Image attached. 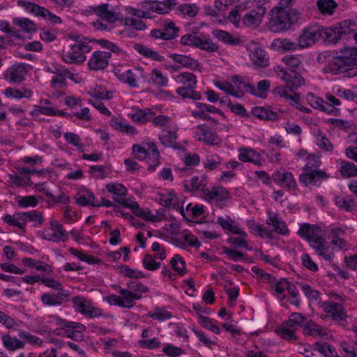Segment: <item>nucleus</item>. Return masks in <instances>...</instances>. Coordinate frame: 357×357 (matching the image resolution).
<instances>
[{
  "label": "nucleus",
  "instance_id": "nucleus-59",
  "mask_svg": "<svg viewBox=\"0 0 357 357\" xmlns=\"http://www.w3.org/2000/svg\"><path fill=\"white\" fill-rule=\"evenodd\" d=\"M331 234L333 235L331 244L338 247L340 250H343L347 246V243L340 236L344 234V231L341 229L337 228L332 229Z\"/></svg>",
  "mask_w": 357,
  "mask_h": 357
},
{
  "label": "nucleus",
  "instance_id": "nucleus-64",
  "mask_svg": "<svg viewBox=\"0 0 357 357\" xmlns=\"http://www.w3.org/2000/svg\"><path fill=\"white\" fill-rule=\"evenodd\" d=\"M27 221L33 222V226L37 227L44 222L42 212L38 210L25 212Z\"/></svg>",
  "mask_w": 357,
  "mask_h": 357
},
{
  "label": "nucleus",
  "instance_id": "nucleus-14",
  "mask_svg": "<svg viewBox=\"0 0 357 357\" xmlns=\"http://www.w3.org/2000/svg\"><path fill=\"white\" fill-rule=\"evenodd\" d=\"M249 51V56L253 64L259 68H265L268 66V57L266 51L257 46L249 47L247 49Z\"/></svg>",
  "mask_w": 357,
  "mask_h": 357
},
{
  "label": "nucleus",
  "instance_id": "nucleus-20",
  "mask_svg": "<svg viewBox=\"0 0 357 357\" xmlns=\"http://www.w3.org/2000/svg\"><path fill=\"white\" fill-rule=\"evenodd\" d=\"M169 57L176 63L180 64L182 67L190 69L192 70H200V64L196 60L188 56L178 54H171Z\"/></svg>",
  "mask_w": 357,
  "mask_h": 357
},
{
  "label": "nucleus",
  "instance_id": "nucleus-3",
  "mask_svg": "<svg viewBox=\"0 0 357 357\" xmlns=\"http://www.w3.org/2000/svg\"><path fill=\"white\" fill-rule=\"evenodd\" d=\"M268 28L273 32L288 30L293 24L298 22L300 13L298 10L271 9L269 12Z\"/></svg>",
  "mask_w": 357,
  "mask_h": 357
},
{
  "label": "nucleus",
  "instance_id": "nucleus-42",
  "mask_svg": "<svg viewBox=\"0 0 357 357\" xmlns=\"http://www.w3.org/2000/svg\"><path fill=\"white\" fill-rule=\"evenodd\" d=\"M160 142L166 147L176 148V134L171 130H162L160 135Z\"/></svg>",
  "mask_w": 357,
  "mask_h": 357
},
{
  "label": "nucleus",
  "instance_id": "nucleus-38",
  "mask_svg": "<svg viewBox=\"0 0 357 357\" xmlns=\"http://www.w3.org/2000/svg\"><path fill=\"white\" fill-rule=\"evenodd\" d=\"M282 61L287 66L286 68L290 70L299 71L303 70V62L300 56L297 55H286L282 58Z\"/></svg>",
  "mask_w": 357,
  "mask_h": 357
},
{
  "label": "nucleus",
  "instance_id": "nucleus-12",
  "mask_svg": "<svg viewBox=\"0 0 357 357\" xmlns=\"http://www.w3.org/2000/svg\"><path fill=\"white\" fill-rule=\"evenodd\" d=\"M27 74L25 65L20 63L19 65H13L8 68L4 77L6 81L16 84L22 82Z\"/></svg>",
  "mask_w": 357,
  "mask_h": 357
},
{
  "label": "nucleus",
  "instance_id": "nucleus-57",
  "mask_svg": "<svg viewBox=\"0 0 357 357\" xmlns=\"http://www.w3.org/2000/svg\"><path fill=\"white\" fill-rule=\"evenodd\" d=\"M64 138L68 144L75 146L77 149L81 152L84 150V146L82 143V139L79 136L74 132H67L64 135Z\"/></svg>",
  "mask_w": 357,
  "mask_h": 357
},
{
  "label": "nucleus",
  "instance_id": "nucleus-24",
  "mask_svg": "<svg viewBox=\"0 0 357 357\" xmlns=\"http://www.w3.org/2000/svg\"><path fill=\"white\" fill-rule=\"evenodd\" d=\"M75 199L76 203L81 206H95L96 199L94 194L87 189H82L79 190L75 196Z\"/></svg>",
  "mask_w": 357,
  "mask_h": 357
},
{
  "label": "nucleus",
  "instance_id": "nucleus-63",
  "mask_svg": "<svg viewBox=\"0 0 357 357\" xmlns=\"http://www.w3.org/2000/svg\"><path fill=\"white\" fill-rule=\"evenodd\" d=\"M340 172L346 177L357 176V166L351 162H342L341 163Z\"/></svg>",
  "mask_w": 357,
  "mask_h": 357
},
{
  "label": "nucleus",
  "instance_id": "nucleus-2",
  "mask_svg": "<svg viewBox=\"0 0 357 357\" xmlns=\"http://www.w3.org/2000/svg\"><path fill=\"white\" fill-rule=\"evenodd\" d=\"M321 165L319 157L314 155H309L305 167L306 172H303L299 176V181L305 187L319 186L323 181L328 177L325 171L319 170Z\"/></svg>",
  "mask_w": 357,
  "mask_h": 357
},
{
  "label": "nucleus",
  "instance_id": "nucleus-28",
  "mask_svg": "<svg viewBox=\"0 0 357 357\" xmlns=\"http://www.w3.org/2000/svg\"><path fill=\"white\" fill-rule=\"evenodd\" d=\"M3 94L6 98L14 99L29 98L33 95V91L24 87L20 89L15 87H8Z\"/></svg>",
  "mask_w": 357,
  "mask_h": 357
},
{
  "label": "nucleus",
  "instance_id": "nucleus-32",
  "mask_svg": "<svg viewBox=\"0 0 357 357\" xmlns=\"http://www.w3.org/2000/svg\"><path fill=\"white\" fill-rule=\"evenodd\" d=\"M266 224L272 225L274 231L280 234L285 235L289 233V229L284 221L276 215L271 214L266 220Z\"/></svg>",
  "mask_w": 357,
  "mask_h": 357
},
{
  "label": "nucleus",
  "instance_id": "nucleus-8",
  "mask_svg": "<svg viewBox=\"0 0 357 357\" xmlns=\"http://www.w3.org/2000/svg\"><path fill=\"white\" fill-rule=\"evenodd\" d=\"M117 77L121 82L128 84L132 88H138L137 82L144 84H149V77L142 67H135L129 69L126 72L117 75Z\"/></svg>",
  "mask_w": 357,
  "mask_h": 357
},
{
  "label": "nucleus",
  "instance_id": "nucleus-61",
  "mask_svg": "<svg viewBox=\"0 0 357 357\" xmlns=\"http://www.w3.org/2000/svg\"><path fill=\"white\" fill-rule=\"evenodd\" d=\"M222 163V159L217 155H208L205 160H203V165L205 168L209 170H215L218 169Z\"/></svg>",
  "mask_w": 357,
  "mask_h": 357
},
{
  "label": "nucleus",
  "instance_id": "nucleus-44",
  "mask_svg": "<svg viewBox=\"0 0 357 357\" xmlns=\"http://www.w3.org/2000/svg\"><path fill=\"white\" fill-rule=\"evenodd\" d=\"M196 86H188L187 87H178L176 89V93L183 98H190L192 100H200L202 95L200 93L195 91Z\"/></svg>",
  "mask_w": 357,
  "mask_h": 357
},
{
  "label": "nucleus",
  "instance_id": "nucleus-5",
  "mask_svg": "<svg viewBox=\"0 0 357 357\" xmlns=\"http://www.w3.org/2000/svg\"><path fill=\"white\" fill-rule=\"evenodd\" d=\"M132 153L139 160H146L148 169L151 172H153L160 163L159 151L153 142L135 144L132 146Z\"/></svg>",
  "mask_w": 357,
  "mask_h": 357
},
{
  "label": "nucleus",
  "instance_id": "nucleus-23",
  "mask_svg": "<svg viewBox=\"0 0 357 357\" xmlns=\"http://www.w3.org/2000/svg\"><path fill=\"white\" fill-rule=\"evenodd\" d=\"M260 155L254 149L250 148H243L241 149L238 154V159L244 162H252L257 166L262 165Z\"/></svg>",
  "mask_w": 357,
  "mask_h": 357
},
{
  "label": "nucleus",
  "instance_id": "nucleus-1",
  "mask_svg": "<svg viewBox=\"0 0 357 357\" xmlns=\"http://www.w3.org/2000/svg\"><path fill=\"white\" fill-rule=\"evenodd\" d=\"M340 53H332L325 56L327 58V64L323 71L333 75L348 73L351 77L349 71L353 66L357 65V47H345L340 50Z\"/></svg>",
  "mask_w": 357,
  "mask_h": 357
},
{
  "label": "nucleus",
  "instance_id": "nucleus-6",
  "mask_svg": "<svg viewBox=\"0 0 357 357\" xmlns=\"http://www.w3.org/2000/svg\"><path fill=\"white\" fill-rule=\"evenodd\" d=\"M274 71L278 77L285 82V85L290 89L291 93L305 84V79L299 71L290 70L289 68L280 66L275 67Z\"/></svg>",
  "mask_w": 357,
  "mask_h": 357
},
{
  "label": "nucleus",
  "instance_id": "nucleus-11",
  "mask_svg": "<svg viewBox=\"0 0 357 357\" xmlns=\"http://www.w3.org/2000/svg\"><path fill=\"white\" fill-rule=\"evenodd\" d=\"M111 56V52L95 51L88 61V67L90 70L95 71L103 70L108 66Z\"/></svg>",
  "mask_w": 357,
  "mask_h": 357
},
{
  "label": "nucleus",
  "instance_id": "nucleus-35",
  "mask_svg": "<svg viewBox=\"0 0 357 357\" xmlns=\"http://www.w3.org/2000/svg\"><path fill=\"white\" fill-rule=\"evenodd\" d=\"M190 186L187 183L184 184V187L188 190H201L203 192V195L204 194V190H206V188L207 185V176L205 175H202L200 176H195L190 179Z\"/></svg>",
  "mask_w": 357,
  "mask_h": 357
},
{
  "label": "nucleus",
  "instance_id": "nucleus-30",
  "mask_svg": "<svg viewBox=\"0 0 357 357\" xmlns=\"http://www.w3.org/2000/svg\"><path fill=\"white\" fill-rule=\"evenodd\" d=\"M231 80L236 88H234V92H240V93L242 94V97L244 96L245 92L251 94V91L253 90V86L249 82H247L245 77L235 75L231 77Z\"/></svg>",
  "mask_w": 357,
  "mask_h": 357
},
{
  "label": "nucleus",
  "instance_id": "nucleus-53",
  "mask_svg": "<svg viewBox=\"0 0 357 357\" xmlns=\"http://www.w3.org/2000/svg\"><path fill=\"white\" fill-rule=\"evenodd\" d=\"M317 6L321 13L331 15L337 7V3L334 0H318Z\"/></svg>",
  "mask_w": 357,
  "mask_h": 357
},
{
  "label": "nucleus",
  "instance_id": "nucleus-22",
  "mask_svg": "<svg viewBox=\"0 0 357 357\" xmlns=\"http://www.w3.org/2000/svg\"><path fill=\"white\" fill-rule=\"evenodd\" d=\"M195 47L208 52H213L218 50L219 46L213 42L209 36L199 33L197 36Z\"/></svg>",
  "mask_w": 357,
  "mask_h": 357
},
{
  "label": "nucleus",
  "instance_id": "nucleus-54",
  "mask_svg": "<svg viewBox=\"0 0 357 357\" xmlns=\"http://www.w3.org/2000/svg\"><path fill=\"white\" fill-rule=\"evenodd\" d=\"M175 80L180 84H188V86H197V77L196 76L189 72L181 73L177 75L175 77Z\"/></svg>",
  "mask_w": 357,
  "mask_h": 357
},
{
  "label": "nucleus",
  "instance_id": "nucleus-34",
  "mask_svg": "<svg viewBox=\"0 0 357 357\" xmlns=\"http://www.w3.org/2000/svg\"><path fill=\"white\" fill-rule=\"evenodd\" d=\"M160 204L167 208L179 210L180 213L184 215L183 206H180L178 198L175 194L169 193L167 195H162L160 198Z\"/></svg>",
  "mask_w": 357,
  "mask_h": 357
},
{
  "label": "nucleus",
  "instance_id": "nucleus-40",
  "mask_svg": "<svg viewBox=\"0 0 357 357\" xmlns=\"http://www.w3.org/2000/svg\"><path fill=\"white\" fill-rule=\"evenodd\" d=\"M311 349L314 351H318L325 357H333L334 353H335V347L326 342H316L312 344Z\"/></svg>",
  "mask_w": 357,
  "mask_h": 357
},
{
  "label": "nucleus",
  "instance_id": "nucleus-60",
  "mask_svg": "<svg viewBox=\"0 0 357 357\" xmlns=\"http://www.w3.org/2000/svg\"><path fill=\"white\" fill-rule=\"evenodd\" d=\"M215 86L219 89L224 91L227 94L233 96L234 97L241 98L242 94L240 92H234V86L231 84L225 81H218L215 82Z\"/></svg>",
  "mask_w": 357,
  "mask_h": 357
},
{
  "label": "nucleus",
  "instance_id": "nucleus-15",
  "mask_svg": "<svg viewBox=\"0 0 357 357\" xmlns=\"http://www.w3.org/2000/svg\"><path fill=\"white\" fill-rule=\"evenodd\" d=\"M266 13V8L264 6H259L244 15L243 23L248 26H257L261 22Z\"/></svg>",
  "mask_w": 357,
  "mask_h": 357
},
{
  "label": "nucleus",
  "instance_id": "nucleus-56",
  "mask_svg": "<svg viewBox=\"0 0 357 357\" xmlns=\"http://www.w3.org/2000/svg\"><path fill=\"white\" fill-rule=\"evenodd\" d=\"M315 137L316 144L320 149L327 151H333V145L330 142L328 139L324 135L323 132L320 130H317Z\"/></svg>",
  "mask_w": 357,
  "mask_h": 357
},
{
  "label": "nucleus",
  "instance_id": "nucleus-55",
  "mask_svg": "<svg viewBox=\"0 0 357 357\" xmlns=\"http://www.w3.org/2000/svg\"><path fill=\"white\" fill-rule=\"evenodd\" d=\"M13 23L28 33L35 31L36 30L34 23L28 18L15 17L13 20Z\"/></svg>",
  "mask_w": 357,
  "mask_h": 357
},
{
  "label": "nucleus",
  "instance_id": "nucleus-26",
  "mask_svg": "<svg viewBox=\"0 0 357 357\" xmlns=\"http://www.w3.org/2000/svg\"><path fill=\"white\" fill-rule=\"evenodd\" d=\"M229 192L227 190L222 187H213L212 190L207 188L204 190V197L207 201L216 200L222 201L227 199Z\"/></svg>",
  "mask_w": 357,
  "mask_h": 357
},
{
  "label": "nucleus",
  "instance_id": "nucleus-62",
  "mask_svg": "<svg viewBox=\"0 0 357 357\" xmlns=\"http://www.w3.org/2000/svg\"><path fill=\"white\" fill-rule=\"evenodd\" d=\"M119 272L126 277L130 278H143L144 277V273L138 270L132 269L126 265H120L118 266Z\"/></svg>",
  "mask_w": 357,
  "mask_h": 357
},
{
  "label": "nucleus",
  "instance_id": "nucleus-27",
  "mask_svg": "<svg viewBox=\"0 0 357 357\" xmlns=\"http://www.w3.org/2000/svg\"><path fill=\"white\" fill-rule=\"evenodd\" d=\"M252 114L261 120L275 121L278 119V114L269 107H255L252 109Z\"/></svg>",
  "mask_w": 357,
  "mask_h": 357
},
{
  "label": "nucleus",
  "instance_id": "nucleus-4",
  "mask_svg": "<svg viewBox=\"0 0 357 357\" xmlns=\"http://www.w3.org/2000/svg\"><path fill=\"white\" fill-rule=\"evenodd\" d=\"M354 26L352 20H344L333 26L323 27V40L329 44H336L340 40H348L354 31Z\"/></svg>",
  "mask_w": 357,
  "mask_h": 357
},
{
  "label": "nucleus",
  "instance_id": "nucleus-9",
  "mask_svg": "<svg viewBox=\"0 0 357 357\" xmlns=\"http://www.w3.org/2000/svg\"><path fill=\"white\" fill-rule=\"evenodd\" d=\"M273 181L290 192L297 189V183L294 174L284 168H280L273 173Z\"/></svg>",
  "mask_w": 357,
  "mask_h": 357
},
{
  "label": "nucleus",
  "instance_id": "nucleus-50",
  "mask_svg": "<svg viewBox=\"0 0 357 357\" xmlns=\"http://www.w3.org/2000/svg\"><path fill=\"white\" fill-rule=\"evenodd\" d=\"M172 268L177 272V273L183 276L186 273L185 261L184 259L178 255H175L170 261Z\"/></svg>",
  "mask_w": 357,
  "mask_h": 357
},
{
  "label": "nucleus",
  "instance_id": "nucleus-13",
  "mask_svg": "<svg viewBox=\"0 0 357 357\" xmlns=\"http://www.w3.org/2000/svg\"><path fill=\"white\" fill-rule=\"evenodd\" d=\"M91 8L97 16L108 22L114 23L120 20V13L116 10H109L108 3L92 6Z\"/></svg>",
  "mask_w": 357,
  "mask_h": 357
},
{
  "label": "nucleus",
  "instance_id": "nucleus-18",
  "mask_svg": "<svg viewBox=\"0 0 357 357\" xmlns=\"http://www.w3.org/2000/svg\"><path fill=\"white\" fill-rule=\"evenodd\" d=\"M325 311L329 313L333 320H346L347 314L345 309L342 305L336 302L330 301L329 303H324Z\"/></svg>",
  "mask_w": 357,
  "mask_h": 357
},
{
  "label": "nucleus",
  "instance_id": "nucleus-52",
  "mask_svg": "<svg viewBox=\"0 0 357 357\" xmlns=\"http://www.w3.org/2000/svg\"><path fill=\"white\" fill-rule=\"evenodd\" d=\"M178 10L184 16L194 17L198 14L199 8L195 3H183L178 7Z\"/></svg>",
  "mask_w": 357,
  "mask_h": 357
},
{
  "label": "nucleus",
  "instance_id": "nucleus-36",
  "mask_svg": "<svg viewBox=\"0 0 357 357\" xmlns=\"http://www.w3.org/2000/svg\"><path fill=\"white\" fill-rule=\"evenodd\" d=\"M335 203L338 208L348 212L353 211L354 210L356 209V207L357 206V204L355 202V200L349 196H335Z\"/></svg>",
  "mask_w": 357,
  "mask_h": 357
},
{
  "label": "nucleus",
  "instance_id": "nucleus-33",
  "mask_svg": "<svg viewBox=\"0 0 357 357\" xmlns=\"http://www.w3.org/2000/svg\"><path fill=\"white\" fill-rule=\"evenodd\" d=\"M119 288V294L122 296L123 302L125 304L126 308H131L135 305V301L142 298V295L138 293H133L128 289H123L121 287Z\"/></svg>",
  "mask_w": 357,
  "mask_h": 357
},
{
  "label": "nucleus",
  "instance_id": "nucleus-37",
  "mask_svg": "<svg viewBox=\"0 0 357 357\" xmlns=\"http://www.w3.org/2000/svg\"><path fill=\"white\" fill-rule=\"evenodd\" d=\"M212 34L219 40L229 45H239L241 40L238 38H234L229 32L224 30H213Z\"/></svg>",
  "mask_w": 357,
  "mask_h": 357
},
{
  "label": "nucleus",
  "instance_id": "nucleus-49",
  "mask_svg": "<svg viewBox=\"0 0 357 357\" xmlns=\"http://www.w3.org/2000/svg\"><path fill=\"white\" fill-rule=\"evenodd\" d=\"M172 268L177 272V273L183 276L186 273L185 261L184 259L178 255H175L170 261Z\"/></svg>",
  "mask_w": 357,
  "mask_h": 357
},
{
  "label": "nucleus",
  "instance_id": "nucleus-31",
  "mask_svg": "<svg viewBox=\"0 0 357 357\" xmlns=\"http://www.w3.org/2000/svg\"><path fill=\"white\" fill-rule=\"evenodd\" d=\"M133 48L139 54L143 55L145 57L150 58L154 61H162L164 59V57L158 52L151 50V48L142 43L134 44Z\"/></svg>",
  "mask_w": 357,
  "mask_h": 357
},
{
  "label": "nucleus",
  "instance_id": "nucleus-39",
  "mask_svg": "<svg viewBox=\"0 0 357 357\" xmlns=\"http://www.w3.org/2000/svg\"><path fill=\"white\" fill-rule=\"evenodd\" d=\"M3 345L10 351H16L18 349H22L24 347V342L20 341L16 337H13L10 335L1 336Z\"/></svg>",
  "mask_w": 357,
  "mask_h": 357
},
{
  "label": "nucleus",
  "instance_id": "nucleus-25",
  "mask_svg": "<svg viewBox=\"0 0 357 357\" xmlns=\"http://www.w3.org/2000/svg\"><path fill=\"white\" fill-rule=\"evenodd\" d=\"M109 124L115 130L124 132L127 134L136 135L138 132L135 126L127 123L125 119L113 116L109 121Z\"/></svg>",
  "mask_w": 357,
  "mask_h": 357
},
{
  "label": "nucleus",
  "instance_id": "nucleus-16",
  "mask_svg": "<svg viewBox=\"0 0 357 357\" xmlns=\"http://www.w3.org/2000/svg\"><path fill=\"white\" fill-rule=\"evenodd\" d=\"M154 115L155 112L149 108H146L145 109L132 108L131 112L128 114V116L132 121L141 125L151 121Z\"/></svg>",
  "mask_w": 357,
  "mask_h": 357
},
{
  "label": "nucleus",
  "instance_id": "nucleus-48",
  "mask_svg": "<svg viewBox=\"0 0 357 357\" xmlns=\"http://www.w3.org/2000/svg\"><path fill=\"white\" fill-rule=\"evenodd\" d=\"M307 319V317L301 313L298 312H292L289 319L285 321V325L288 326H291L294 328L296 326H300L303 328V326Z\"/></svg>",
  "mask_w": 357,
  "mask_h": 357
},
{
  "label": "nucleus",
  "instance_id": "nucleus-58",
  "mask_svg": "<svg viewBox=\"0 0 357 357\" xmlns=\"http://www.w3.org/2000/svg\"><path fill=\"white\" fill-rule=\"evenodd\" d=\"M108 192L114 195V197H123L127 195V189L122 184L111 183L106 185Z\"/></svg>",
  "mask_w": 357,
  "mask_h": 357
},
{
  "label": "nucleus",
  "instance_id": "nucleus-47",
  "mask_svg": "<svg viewBox=\"0 0 357 357\" xmlns=\"http://www.w3.org/2000/svg\"><path fill=\"white\" fill-rule=\"evenodd\" d=\"M276 333L284 340L288 341H295L297 340L294 328L286 326L285 322H283L282 326L276 329Z\"/></svg>",
  "mask_w": 357,
  "mask_h": 357
},
{
  "label": "nucleus",
  "instance_id": "nucleus-21",
  "mask_svg": "<svg viewBox=\"0 0 357 357\" xmlns=\"http://www.w3.org/2000/svg\"><path fill=\"white\" fill-rule=\"evenodd\" d=\"M217 223L219 224L224 230H228L234 234L247 236V234L241 228H240L234 220L230 217L226 216L223 218L219 216L217 219Z\"/></svg>",
  "mask_w": 357,
  "mask_h": 357
},
{
  "label": "nucleus",
  "instance_id": "nucleus-45",
  "mask_svg": "<svg viewBox=\"0 0 357 357\" xmlns=\"http://www.w3.org/2000/svg\"><path fill=\"white\" fill-rule=\"evenodd\" d=\"M146 316L159 321L167 320L172 317L170 312L167 311L165 307H155L153 311H150Z\"/></svg>",
  "mask_w": 357,
  "mask_h": 357
},
{
  "label": "nucleus",
  "instance_id": "nucleus-7",
  "mask_svg": "<svg viewBox=\"0 0 357 357\" xmlns=\"http://www.w3.org/2000/svg\"><path fill=\"white\" fill-rule=\"evenodd\" d=\"M71 302L76 312L88 318L102 316V310L95 307L91 301L86 297L77 296L71 298Z\"/></svg>",
  "mask_w": 357,
  "mask_h": 357
},
{
  "label": "nucleus",
  "instance_id": "nucleus-41",
  "mask_svg": "<svg viewBox=\"0 0 357 357\" xmlns=\"http://www.w3.org/2000/svg\"><path fill=\"white\" fill-rule=\"evenodd\" d=\"M165 40H172L178 36L180 29L176 26L174 22L166 21L162 28Z\"/></svg>",
  "mask_w": 357,
  "mask_h": 357
},
{
  "label": "nucleus",
  "instance_id": "nucleus-17",
  "mask_svg": "<svg viewBox=\"0 0 357 357\" xmlns=\"http://www.w3.org/2000/svg\"><path fill=\"white\" fill-rule=\"evenodd\" d=\"M63 61L66 63H82L86 59V56L82 54L78 42L71 46L70 50L62 56Z\"/></svg>",
  "mask_w": 357,
  "mask_h": 357
},
{
  "label": "nucleus",
  "instance_id": "nucleus-51",
  "mask_svg": "<svg viewBox=\"0 0 357 357\" xmlns=\"http://www.w3.org/2000/svg\"><path fill=\"white\" fill-rule=\"evenodd\" d=\"M270 85L271 83L269 80H261L257 83V89L253 86V90L251 91V94L259 98H265Z\"/></svg>",
  "mask_w": 357,
  "mask_h": 357
},
{
  "label": "nucleus",
  "instance_id": "nucleus-10",
  "mask_svg": "<svg viewBox=\"0 0 357 357\" xmlns=\"http://www.w3.org/2000/svg\"><path fill=\"white\" fill-rule=\"evenodd\" d=\"M320 38H323V26L313 25L305 28L299 36L301 48L307 47L314 44Z\"/></svg>",
  "mask_w": 357,
  "mask_h": 357
},
{
  "label": "nucleus",
  "instance_id": "nucleus-43",
  "mask_svg": "<svg viewBox=\"0 0 357 357\" xmlns=\"http://www.w3.org/2000/svg\"><path fill=\"white\" fill-rule=\"evenodd\" d=\"M132 213L137 217L145 219L149 221H156L157 217L151 213L149 210H144L139 207L137 202H134L131 206H129Z\"/></svg>",
  "mask_w": 357,
  "mask_h": 357
},
{
  "label": "nucleus",
  "instance_id": "nucleus-29",
  "mask_svg": "<svg viewBox=\"0 0 357 357\" xmlns=\"http://www.w3.org/2000/svg\"><path fill=\"white\" fill-rule=\"evenodd\" d=\"M303 333L305 335L310 336H319L323 337L327 335V333L323 331V328L319 325L317 324L312 320L307 319L305 320L303 326Z\"/></svg>",
  "mask_w": 357,
  "mask_h": 357
},
{
  "label": "nucleus",
  "instance_id": "nucleus-46",
  "mask_svg": "<svg viewBox=\"0 0 357 357\" xmlns=\"http://www.w3.org/2000/svg\"><path fill=\"white\" fill-rule=\"evenodd\" d=\"M149 84L152 83L158 86H165L167 85L168 79L163 75L162 72L157 68H153L149 77Z\"/></svg>",
  "mask_w": 357,
  "mask_h": 357
},
{
  "label": "nucleus",
  "instance_id": "nucleus-19",
  "mask_svg": "<svg viewBox=\"0 0 357 357\" xmlns=\"http://www.w3.org/2000/svg\"><path fill=\"white\" fill-rule=\"evenodd\" d=\"M197 129L199 130L202 136V138H199V140L203 139L205 143L210 145H218L221 142L218 135L206 124L199 125Z\"/></svg>",
  "mask_w": 357,
  "mask_h": 357
}]
</instances>
